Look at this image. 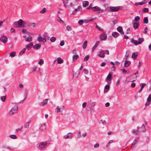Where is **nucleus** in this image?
I'll return each mask as SVG.
<instances>
[{"label": "nucleus", "mask_w": 151, "mask_h": 151, "mask_svg": "<svg viewBox=\"0 0 151 151\" xmlns=\"http://www.w3.org/2000/svg\"><path fill=\"white\" fill-rule=\"evenodd\" d=\"M64 6L66 7H69L73 5V4L69 0L63 1Z\"/></svg>", "instance_id": "nucleus-2"}, {"label": "nucleus", "mask_w": 151, "mask_h": 151, "mask_svg": "<svg viewBox=\"0 0 151 151\" xmlns=\"http://www.w3.org/2000/svg\"><path fill=\"white\" fill-rule=\"evenodd\" d=\"M149 9L147 8H145L143 9L142 11L144 12H147L149 11Z\"/></svg>", "instance_id": "nucleus-46"}, {"label": "nucleus", "mask_w": 151, "mask_h": 151, "mask_svg": "<svg viewBox=\"0 0 151 151\" xmlns=\"http://www.w3.org/2000/svg\"><path fill=\"white\" fill-rule=\"evenodd\" d=\"M64 44H65V42H64V41L62 40L60 42V45L61 46H62L64 45Z\"/></svg>", "instance_id": "nucleus-50"}, {"label": "nucleus", "mask_w": 151, "mask_h": 151, "mask_svg": "<svg viewBox=\"0 0 151 151\" xmlns=\"http://www.w3.org/2000/svg\"><path fill=\"white\" fill-rule=\"evenodd\" d=\"M37 68V67L35 66H34L33 67L32 69L33 71H35Z\"/></svg>", "instance_id": "nucleus-53"}, {"label": "nucleus", "mask_w": 151, "mask_h": 151, "mask_svg": "<svg viewBox=\"0 0 151 151\" xmlns=\"http://www.w3.org/2000/svg\"><path fill=\"white\" fill-rule=\"evenodd\" d=\"M72 133L70 132L68 133L67 135H65L63 136V137L65 139L71 138H72Z\"/></svg>", "instance_id": "nucleus-10"}, {"label": "nucleus", "mask_w": 151, "mask_h": 151, "mask_svg": "<svg viewBox=\"0 0 151 151\" xmlns=\"http://www.w3.org/2000/svg\"><path fill=\"white\" fill-rule=\"evenodd\" d=\"M95 105V102H92L90 103L89 104H88V105H89L91 107V108H92Z\"/></svg>", "instance_id": "nucleus-23"}, {"label": "nucleus", "mask_w": 151, "mask_h": 151, "mask_svg": "<svg viewBox=\"0 0 151 151\" xmlns=\"http://www.w3.org/2000/svg\"><path fill=\"white\" fill-rule=\"evenodd\" d=\"M6 96H1L0 97V99L1 101L3 102H4L6 100Z\"/></svg>", "instance_id": "nucleus-25"}, {"label": "nucleus", "mask_w": 151, "mask_h": 151, "mask_svg": "<svg viewBox=\"0 0 151 151\" xmlns=\"http://www.w3.org/2000/svg\"><path fill=\"white\" fill-rule=\"evenodd\" d=\"M58 18L57 19V21L60 22V23H63V21L60 18V17H59V16H58Z\"/></svg>", "instance_id": "nucleus-38"}, {"label": "nucleus", "mask_w": 151, "mask_h": 151, "mask_svg": "<svg viewBox=\"0 0 151 151\" xmlns=\"http://www.w3.org/2000/svg\"><path fill=\"white\" fill-rule=\"evenodd\" d=\"M134 20L137 22H138L139 21L140 17L139 16H137L134 18Z\"/></svg>", "instance_id": "nucleus-35"}, {"label": "nucleus", "mask_w": 151, "mask_h": 151, "mask_svg": "<svg viewBox=\"0 0 151 151\" xmlns=\"http://www.w3.org/2000/svg\"><path fill=\"white\" fill-rule=\"evenodd\" d=\"M117 29L121 34H124V32L123 31L122 28L121 27L119 26L118 27Z\"/></svg>", "instance_id": "nucleus-13"}, {"label": "nucleus", "mask_w": 151, "mask_h": 151, "mask_svg": "<svg viewBox=\"0 0 151 151\" xmlns=\"http://www.w3.org/2000/svg\"><path fill=\"white\" fill-rule=\"evenodd\" d=\"M122 73L124 74L126 73L127 72V70L125 69H122Z\"/></svg>", "instance_id": "nucleus-58"}, {"label": "nucleus", "mask_w": 151, "mask_h": 151, "mask_svg": "<svg viewBox=\"0 0 151 151\" xmlns=\"http://www.w3.org/2000/svg\"><path fill=\"white\" fill-rule=\"evenodd\" d=\"M26 41L28 42L31 41L32 40V39L31 37L29 36L25 40Z\"/></svg>", "instance_id": "nucleus-32"}, {"label": "nucleus", "mask_w": 151, "mask_h": 151, "mask_svg": "<svg viewBox=\"0 0 151 151\" xmlns=\"http://www.w3.org/2000/svg\"><path fill=\"white\" fill-rule=\"evenodd\" d=\"M99 38L101 41L104 40V33L101 34L99 36Z\"/></svg>", "instance_id": "nucleus-34"}, {"label": "nucleus", "mask_w": 151, "mask_h": 151, "mask_svg": "<svg viewBox=\"0 0 151 151\" xmlns=\"http://www.w3.org/2000/svg\"><path fill=\"white\" fill-rule=\"evenodd\" d=\"M45 129V124L44 123V124H43L41 125V126L40 127V129L41 130H42Z\"/></svg>", "instance_id": "nucleus-27"}, {"label": "nucleus", "mask_w": 151, "mask_h": 151, "mask_svg": "<svg viewBox=\"0 0 151 151\" xmlns=\"http://www.w3.org/2000/svg\"><path fill=\"white\" fill-rule=\"evenodd\" d=\"M87 103L86 102H84L82 104V107L83 108H85L86 105Z\"/></svg>", "instance_id": "nucleus-54"}, {"label": "nucleus", "mask_w": 151, "mask_h": 151, "mask_svg": "<svg viewBox=\"0 0 151 151\" xmlns=\"http://www.w3.org/2000/svg\"><path fill=\"white\" fill-rule=\"evenodd\" d=\"M99 145L98 143L96 144L94 146V147L95 148H96L99 147Z\"/></svg>", "instance_id": "nucleus-51"}, {"label": "nucleus", "mask_w": 151, "mask_h": 151, "mask_svg": "<svg viewBox=\"0 0 151 151\" xmlns=\"http://www.w3.org/2000/svg\"><path fill=\"white\" fill-rule=\"evenodd\" d=\"M37 40L40 42L42 41L43 42H46V39L45 38L42 37L41 36H38Z\"/></svg>", "instance_id": "nucleus-9"}, {"label": "nucleus", "mask_w": 151, "mask_h": 151, "mask_svg": "<svg viewBox=\"0 0 151 151\" xmlns=\"http://www.w3.org/2000/svg\"><path fill=\"white\" fill-rule=\"evenodd\" d=\"M8 40L6 36L1 37L0 38V40L4 43H6Z\"/></svg>", "instance_id": "nucleus-8"}, {"label": "nucleus", "mask_w": 151, "mask_h": 151, "mask_svg": "<svg viewBox=\"0 0 151 151\" xmlns=\"http://www.w3.org/2000/svg\"><path fill=\"white\" fill-rule=\"evenodd\" d=\"M44 63V61L43 59H41L38 63V64L40 65H42Z\"/></svg>", "instance_id": "nucleus-41"}, {"label": "nucleus", "mask_w": 151, "mask_h": 151, "mask_svg": "<svg viewBox=\"0 0 151 151\" xmlns=\"http://www.w3.org/2000/svg\"><path fill=\"white\" fill-rule=\"evenodd\" d=\"M87 40L85 41H84V42H83V47L84 49H85L86 48V46H87Z\"/></svg>", "instance_id": "nucleus-28"}, {"label": "nucleus", "mask_w": 151, "mask_h": 151, "mask_svg": "<svg viewBox=\"0 0 151 151\" xmlns=\"http://www.w3.org/2000/svg\"><path fill=\"white\" fill-rule=\"evenodd\" d=\"M140 85L141 86L140 88L142 89L146 85V84L145 83H142L140 84Z\"/></svg>", "instance_id": "nucleus-44"}, {"label": "nucleus", "mask_w": 151, "mask_h": 151, "mask_svg": "<svg viewBox=\"0 0 151 151\" xmlns=\"http://www.w3.org/2000/svg\"><path fill=\"white\" fill-rule=\"evenodd\" d=\"M79 58V56L77 54H75L73 56V61L75 60H76Z\"/></svg>", "instance_id": "nucleus-20"}, {"label": "nucleus", "mask_w": 151, "mask_h": 151, "mask_svg": "<svg viewBox=\"0 0 151 151\" xmlns=\"http://www.w3.org/2000/svg\"><path fill=\"white\" fill-rule=\"evenodd\" d=\"M130 62L128 61H126L124 63V65L126 67H128L130 64Z\"/></svg>", "instance_id": "nucleus-22"}, {"label": "nucleus", "mask_w": 151, "mask_h": 151, "mask_svg": "<svg viewBox=\"0 0 151 151\" xmlns=\"http://www.w3.org/2000/svg\"><path fill=\"white\" fill-rule=\"evenodd\" d=\"M57 60L58 61V63L59 64L63 63V60L61 58H58L57 59L54 60V62L56 61Z\"/></svg>", "instance_id": "nucleus-14"}, {"label": "nucleus", "mask_w": 151, "mask_h": 151, "mask_svg": "<svg viewBox=\"0 0 151 151\" xmlns=\"http://www.w3.org/2000/svg\"><path fill=\"white\" fill-rule=\"evenodd\" d=\"M47 11V9H46L45 8H44L42 10H41L40 12V13H42V14H43V13H45V12H46V11Z\"/></svg>", "instance_id": "nucleus-40"}, {"label": "nucleus", "mask_w": 151, "mask_h": 151, "mask_svg": "<svg viewBox=\"0 0 151 151\" xmlns=\"http://www.w3.org/2000/svg\"><path fill=\"white\" fill-rule=\"evenodd\" d=\"M30 122H27L24 125V127L25 128H27V129L29 128V124L30 123Z\"/></svg>", "instance_id": "nucleus-26"}, {"label": "nucleus", "mask_w": 151, "mask_h": 151, "mask_svg": "<svg viewBox=\"0 0 151 151\" xmlns=\"http://www.w3.org/2000/svg\"><path fill=\"white\" fill-rule=\"evenodd\" d=\"M22 32L23 33H26L27 32L26 29H23L22 30Z\"/></svg>", "instance_id": "nucleus-63"}, {"label": "nucleus", "mask_w": 151, "mask_h": 151, "mask_svg": "<svg viewBox=\"0 0 151 151\" xmlns=\"http://www.w3.org/2000/svg\"><path fill=\"white\" fill-rule=\"evenodd\" d=\"M89 4V2L87 1H85L83 2V6L86 7Z\"/></svg>", "instance_id": "nucleus-18"}, {"label": "nucleus", "mask_w": 151, "mask_h": 151, "mask_svg": "<svg viewBox=\"0 0 151 151\" xmlns=\"http://www.w3.org/2000/svg\"><path fill=\"white\" fill-rule=\"evenodd\" d=\"M98 55L101 58L104 57V52L103 51L100 52H98Z\"/></svg>", "instance_id": "nucleus-21"}, {"label": "nucleus", "mask_w": 151, "mask_h": 151, "mask_svg": "<svg viewBox=\"0 0 151 151\" xmlns=\"http://www.w3.org/2000/svg\"><path fill=\"white\" fill-rule=\"evenodd\" d=\"M137 139H135L132 143H133V145H135L137 142Z\"/></svg>", "instance_id": "nucleus-60"}, {"label": "nucleus", "mask_w": 151, "mask_h": 151, "mask_svg": "<svg viewBox=\"0 0 151 151\" xmlns=\"http://www.w3.org/2000/svg\"><path fill=\"white\" fill-rule=\"evenodd\" d=\"M89 57L88 55H87L84 58V60L85 61H87Z\"/></svg>", "instance_id": "nucleus-49"}, {"label": "nucleus", "mask_w": 151, "mask_h": 151, "mask_svg": "<svg viewBox=\"0 0 151 151\" xmlns=\"http://www.w3.org/2000/svg\"><path fill=\"white\" fill-rule=\"evenodd\" d=\"M147 27H146L144 31H143V32L144 33V34H146L147 33Z\"/></svg>", "instance_id": "nucleus-59"}, {"label": "nucleus", "mask_w": 151, "mask_h": 151, "mask_svg": "<svg viewBox=\"0 0 151 151\" xmlns=\"http://www.w3.org/2000/svg\"><path fill=\"white\" fill-rule=\"evenodd\" d=\"M66 29L68 31H70L71 29L70 27L69 26H67L66 27Z\"/></svg>", "instance_id": "nucleus-52"}, {"label": "nucleus", "mask_w": 151, "mask_h": 151, "mask_svg": "<svg viewBox=\"0 0 151 151\" xmlns=\"http://www.w3.org/2000/svg\"><path fill=\"white\" fill-rule=\"evenodd\" d=\"M10 137L11 138L13 139H16L17 138V136L15 135L12 134L10 135Z\"/></svg>", "instance_id": "nucleus-43"}, {"label": "nucleus", "mask_w": 151, "mask_h": 151, "mask_svg": "<svg viewBox=\"0 0 151 151\" xmlns=\"http://www.w3.org/2000/svg\"><path fill=\"white\" fill-rule=\"evenodd\" d=\"M148 19L147 17H145L144 19L143 23L145 24H147L148 23Z\"/></svg>", "instance_id": "nucleus-33"}, {"label": "nucleus", "mask_w": 151, "mask_h": 151, "mask_svg": "<svg viewBox=\"0 0 151 151\" xmlns=\"http://www.w3.org/2000/svg\"><path fill=\"white\" fill-rule=\"evenodd\" d=\"M133 26L134 29H137L139 26V23L138 22H134V20L133 21Z\"/></svg>", "instance_id": "nucleus-15"}, {"label": "nucleus", "mask_w": 151, "mask_h": 151, "mask_svg": "<svg viewBox=\"0 0 151 151\" xmlns=\"http://www.w3.org/2000/svg\"><path fill=\"white\" fill-rule=\"evenodd\" d=\"M110 105V104L109 103V102H107V103H106V104H105V106L106 107H109Z\"/></svg>", "instance_id": "nucleus-64"}, {"label": "nucleus", "mask_w": 151, "mask_h": 151, "mask_svg": "<svg viewBox=\"0 0 151 151\" xmlns=\"http://www.w3.org/2000/svg\"><path fill=\"white\" fill-rule=\"evenodd\" d=\"M47 101L48 100L47 99H45L43 102H42L40 103V105L43 106L44 105L46 104L47 103Z\"/></svg>", "instance_id": "nucleus-19"}, {"label": "nucleus", "mask_w": 151, "mask_h": 151, "mask_svg": "<svg viewBox=\"0 0 151 151\" xmlns=\"http://www.w3.org/2000/svg\"><path fill=\"white\" fill-rule=\"evenodd\" d=\"M81 132H79L78 134V136H77L78 138V139L80 138L81 137Z\"/></svg>", "instance_id": "nucleus-56"}, {"label": "nucleus", "mask_w": 151, "mask_h": 151, "mask_svg": "<svg viewBox=\"0 0 151 151\" xmlns=\"http://www.w3.org/2000/svg\"><path fill=\"white\" fill-rule=\"evenodd\" d=\"M107 84L106 85L104 86V89H105L106 90L104 89V93L105 92H107L109 90V86L111 84H109V82H107Z\"/></svg>", "instance_id": "nucleus-12"}, {"label": "nucleus", "mask_w": 151, "mask_h": 151, "mask_svg": "<svg viewBox=\"0 0 151 151\" xmlns=\"http://www.w3.org/2000/svg\"><path fill=\"white\" fill-rule=\"evenodd\" d=\"M138 56V55L137 53L134 52L132 55V57L134 58V59H136Z\"/></svg>", "instance_id": "nucleus-31"}, {"label": "nucleus", "mask_w": 151, "mask_h": 151, "mask_svg": "<svg viewBox=\"0 0 151 151\" xmlns=\"http://www.w3.org/2000/svg\"><path fill=\"white\" fill-rule=\"evenodd\" d=\"M17 110V105H15L10 110L9 112V114L10 115H13L14 113L16 112Z\"/></svg>", "instance_id": "nucleus-3"}, {"label": "nucleus", "mask_w": 151, "mask_h": 151, "mask_svg": "<svg viewBox=\"0 0 151 151\" xmlns=\"http://www.w3.org/2000/svg\"><path fill=\"white\" fill-rule=\"evenodd\" d=\"M83 72L84 74H88V70L86 69H84L83 70Z\"/></svg>", "instance_id": "nucleus-45"}, {"label": "nucleus", "mask_w": 151, "mask_h": 151, "mask_svg": "<svg viewBox=\"0 0 151 151\" xmlns=\"http://www.w3.org/2000/svg\"><path fill=\"white\" fill-rule=\"evenodd\" d=\"M47 145L46 142H41L39 144V147L41 148L44 149L46 146Z\"/></svg>", "instance_id": "nucleus-7"}, {"label": "nucleus", "mask_w": 151, "mask_h": 151, "mask_svg": "<svg viewBox=\"0 0 151 151\" xmlns=\"http://www.w3.org/2000/svg\"><path fill=\"white\" fill-rule=\"evenodd\" d=\"M144 41V39L143 38H139L138 40H136L134 42V44L135 45L140 44Z\"/></svg>", "instance_id": "nucleus-5"}, {"label": "nucleus", "mask_w": 151, "mask_h": 151, "mask_svg": "<svg viewBox=\"0 0 151 151\" xmlns=\"http://www.w3.org/2000/svg\"><path fill=\"white\" fill-rule=\"evenodd\" d=\"M57 110V112H62V110L60 109V108L58 106L57 107H56V110Z\"/></svg>", "instance_id": "nucleus-37"}, {"label": "nucleus", "mask_w": 151, "mask_h": 151, "mask_svg": "<svg viewBox=\"0 0 151 151\" xmlns=\"http://www.w3.org/2000/svg\"><path fill=\"white\" fill-rule=\"evenodd\" d=\"M116 67L114 66V65H113V66L111 68V70L114 71L115 70Z\"/></svg>", "instance_id": "nucleus-57"}, {"label": "nucleus", "mask_w": 151, "mask_h": 151, "mask_svg": "<svg viewBox=\"0 0 151 151\" xmlns=\"http://www.w3.org/2000/svg\"><path fill=\"white\" fill-rule=\"evenodd\" d=\"M139 129V127H137V129L136 130H133V133L136 134H138L139 133V131L138 130Z\"/></svg>", "instance_id": "nucleus-24"}, {"label": "nucleus", "mask_w": 151, "mask_h": 151, "mask_svg": "<svg viewBox=\"0 0 151 151\" xmlns=\"http://www.w3.org/2000/svg\"><path fill=\"white\" fill-rule=\"evenodd\" d=\"M106 54V55H109V52L108 50H106L104 51V54Z\"/></svg>", "instance_id": "nucleus-55"}, {"label": "nucleus", "mask_w": 151, "mask_h": 151, "mask_svg": "<svg viewBox=\"0 0 151 151\" xmlns=\"http://www.w3.org/2000/svg\"><path fill=\"white\" fill-rule=\"evenodd\" d=\"M118 33L116 32H114L112 33V35L113 37H117L118 35Z\"/></svg>", "instance_id": "nucleus-29"}, {"label": "nucleus", "mask_w": 151, "mask_h": 151, "mask_svg": "<svg viewBox=\"0 0 151 151\" xmlns=\"http://www.w3.org/2000/svg\"><path fill=\"white\" fill-rule=\"evenodd\" d=\"M17 22H14V24L16 25V27H26L27 26H29L31 24H28V22L23 21L22 19L19 20L18 22V25H17Z\"/></svg>", "instance_id": "nucleus-1"}, {"label": "nucleus", "mask_w": 151, "mask_h": 151, "mask_svg": "<svg viewBox=\"0 0 151 151\" xmlns=\"http://www.w3.org/2000/svg\"><path fill=\"white\" fill-rule=\"evenodd\" d=\"M26 49L24 48L19 53V54L20 55H22L25 51Z\"/></svg>", "instance_id": "nucleus-42"}, {"label": "nucleus", "mask_w": 151, "mask_h": 151, "mask_svg": "<svg viewBox=\"0 0 151 151\" xmlns=\"http://www.w3.org/2000/svg\"><path fill=\"white\" fill-rule=\"evenodd\" d=\"M135 86V83H132L131 85V86L132 87L134 88Z\"/></svg>", "instance_id": "nucleus-61"}, {"label": "nucleus", "mask_w": 151, "mask_h": 151, "mask_svg": "<svg viewBox=\"0 0 151 151\" xmlns=\"http://www.w3.org/2000/svg\"><path fill=\"white\" fill-rule=\"evenodd\" d=\"M56 40V38L54 37H51L50 39V40L52 42H54Z\"/></svg>", "instance_id": "nucleus-36"}, {"label": "nucleus", "mask_w": 151, "mask_h": 151, "mask_svg": "<svg viewBox=\"0 0 151 151\" xmlns=\"http://www.w3.org/2000/svg\"><path fill=\"white\" fill-rule=\"evenodd\" d=\"M83 23V21L82 19L80 20L78 22V23L79 25H82Z\"/></svg>", "instance_id": "nucleus-47"}, {"label": "nucleus", "mask_w": 151, "mask_h": 151, "mask_svg": "<svg viewBox=\"0 0 151 151\" xmlns=\"http://www.w3.org/2000/svg\"><path fill=\"white\" fill-rule=\"evenodd\" d=\"M112 75L111 73H109L106 79V81L107 82H109V84H111V80L112 79Z\"/></svg>", "instance_id": "nucleus-6"}, {"label": "nucleus", "mask_w": 151, "mask_h": 151, "mask_svg": "<svg viewBox=\"0 0 151 151\" xmlns=\"http://www.w3.org/2000/svg\"><path fill=\"white\" fill-rule=\"evenodd\" d=\"M120 7L121 6H120L115 7L111 6L109 7V9L111 12H116L120 9Z\"/></svg>", "instance_id": "nucleus-4"}, {"label": "nucleus", "mask_w": 151, "mask_h": 151, "mask_svg": "<svg viewBox=\"0 0 151 151\" xmlns=\"http://www.w3.org/2000/svg\"><path fill=\"white\" fill-rule=\"evenodd\" d=\"M140 130L141 131L144 132L145 130V128L144 124H143L142 127L140 128Z\"/></svg>", "instance_id": "nucleus-30"}, {"label": "nucleus", "mask_w": 151, "mask_h": 151, "mask_svg": "<svg viewBox=\"0 0 151 151\" xmlns=\"http://www.w3.org/2000/svg\"><path fill=\"white\" fill-rule=\"evenodd\" d=\"M15 52H12L10 53L9 56L12 58L14 57L15 56Z\"/></svg>", "instance_id": "nucleus-39"}, {"label": "nucleus", "mask_w": 151, "mask_h": 151, "mask_svg": "<svg viewBox=\"0 0 151 151\" xmlns=\"http://www.w3.org/2000/svg\"><path fill=\"white\" fill-rule=\"evenodd\" d=\"M33 45V44L32 42H31L27 45L26 46V47L27 48V50H29L30 48Z\"/></svg>", "instance_id": "nucleus-17"}, {"label": "nucleus", "mask_w": 151, "mask_h": 151, "mask_svg": "<svg viewBox=\"0 0 151 151\" xmlns=\"http://www.w3.org/2000/svg\"><path fill=\"white\" fill-rule=\"evenodd\" d=\"M147 100L148 102L151 101V94H150L148 97Z\"/></svg>", "instance_id": "nucleus-48"}, {"label": "nucleus", "mask_w": 151, "mask_h": 151, "mask_svg": "<svg viewBox=\"0 0 151 151\" xmlns=\"http://www.w3.org/2000/svg\"><path fill=\"white\" fill-rule=\"evenodd\" d=\"M15 32L14 29L13 28H12L10 29V32Z\"/></svg>", "instance_id": "nucleus-62"}, {"label": "nucleus", "mask_w": 151, "mask_h": 151, "mask_svg": "<svg viewBox=\"0 0 151 151\" xmlns=\"http://www.w3.org/2000/svg\"><path fill=\"white\" fill-rule=\"evenodd\" d=\"M41 46V45L40 44H37L33 46V48L35 49L38 50L40 48Z\"/></svg>", "instance_id": "nucleus-16"}, {"label": "nucleus", "mask_w": 151, "mask_h": 151, "mask_svg": "<svg viewBox=\"0 0 151 151\" xmlns=\"http://www.w3.org/2000/svg\"><path fill=\"white\" fill-rule=\"evenodd\" d=\"M91 9L94 11H101V10L97 6H95L93 7H91Z\"/></svg>", "instance_id": "nucleus-11"}]
</instances>
